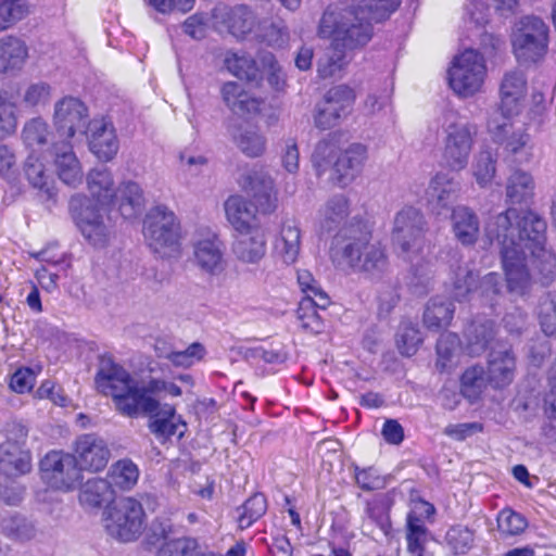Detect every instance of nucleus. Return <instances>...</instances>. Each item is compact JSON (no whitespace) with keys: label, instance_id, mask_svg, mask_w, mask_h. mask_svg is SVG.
<instances>
[{"label":"nucleus","instance_id":"54","mask_svg":"<svg viewBox=\"0 0 556 556\" xmlns=\"http://www.w3.org/2000/svg\"><path fill=\"white\" fill-rule=\"evenodd\" d=\"M429 536L430 533L425 525H417L413 520L406 522L407 551L412 556H424Z\"/></svg>","mask_w":556,"mask_h":556},{"label":"nucleus","instance_id":"14","mask_svg":"<svg viewBox=\"0 0 556 556\" xmlns=\"http://www.w3.org/2000/svg\"><path fill=\"white\" fill-rule=\"evenodd\" d=\"M42 481L50 488L68 492L81 482L83 475L73 455L52 451L40 460Z\"/></svg>","mask_w":556,"mask_h":556},{"label":"nucleus","instance_id":"51","mask_svg":"<svg viewBox=\"0 0 556 556\" xmlns=\"http://www.w3.org/2000/svg\"><path fill=\"white\" fill-rule=\"evenodd\" d=\"M49 137V126L40 117L28 121L22 131L24 143L30 148H40L47 143Z\"/></svg>","mask_w":556,"mask_h":556},{"label":"nucleus","instance_id":"44","mask_svg":"<svg viewBox=\"0 0 556 556\" xmlns=\"http://www.w3.org/2000/svg\"><path fill=\"white\" fill-rule=\"evenodd\" d=\"M471 170L480 187L489 186L496 174V159L494 154L488 149L481 150L475 156Z\"/></svg>","mask_w":556,"mask_h":556},{"label":"nucleus","instance_id":"61","mask_svg":"<svg viewBox=\"0 0 556 556\" xmlns=\"http://www.w3.org/2000/svg\"><path fill=\"white\" fill-rule=\"evenodd\" d=\"M392 92L389 89L370 92L364 101L363 110L368 116H379L391 109Z\"/></svg>","mask_w":556,"mask_h":556},{"label":"nucleus","instance_id":"41","mask_svg":"<svg viewBox=\"0 0 556 556\" xmlns=\"http://www.w3.org/2000/svg\"><path fill=\"white\" fill-rule=\"evenodd\" d=\"M119 193V212L124 218H134L140 214L143 197L140 186L135 181L123 182L117 188Z\"/></svg>","mask_w":556,"mask_h":556},{"label":"nucleus","instance_id":"12","mask_svg":"<svg viewBox=\"0 0 556 556\" xmlns=\"http://www.w3.org/2000/svg\"><path fill=\"white\" fill-rule=\"evenodd\" d=\"M102 521L109 535L121 542H131L137 540L144 529L146 513L138 500L125 496L104 508Z\"/></svg>","mask_w":556,"mask_h":556},{"label":"nucleus","instance_id":"26","mask_svg":"<svg viewBox=\"0 0 556 556\" xmlns=\"http://www.w3.org/2000/svg\"><path fill=\"white\" fill-rule=\"evenodd\" d=\"M458 184L448 173L439 172L430 180L426 191L427 202L430 210L441 215L448 211L452 204L457 200Z\"/></svg>","mask_w":556,"mask_h":556},{"label":"nucleus","instance_id":"16","mask_svg":"<svg viewBox=\"0 0 556 556\" xmlns=\"http://www.w3.org/2000/svg\"><path fill=\"white\" fill-rule=\"evenodd\" d=\"M211 18L214 28L219 31L227 30L237 38L254 34L258 22L254 12L243 4L218 5L212 11Z\"/></svg>","mask_w":556,"mask_h":556},{"label":"nucleus","instance_id":"56","mask_svg":"<svg viewBox=\"0 0 556 556\" xmlns=\"http://www.w3.org/2000/svg\"><path fill=\"white\" fill-rule=\"evenodd\" d=\"M542 331L546 336L556 334V294H547L542 298L538 311Z\"/></svg>","mask_w":556,"mask_h":556},{"label":"nucleus","instance_id":"45","mask_svg":"<svg viewBox=\"0 0 556 556\" xmlns=\"http://www.w3.org/2000/svg\"><path fill=\"white\" fill-rule=\"evenodd\" d=\"M298 283L301 291L304 293L303 299H312L316 301L320 309H326L330 304V299L323 290L319 282L314 278L312 273L306 269L298 270Z\"/></svg>","mask_w":556,"mask_h":556},{"label":"nucleus","instance_id":"29","mask_svg":"<svg viewBox=\"0 0 556 556\" xmlns=\"http://www.w3.org/2000/svg\"><path fill=\"white\" fill-rule=\"evenodd\" d=\"M233 144L248 157L262 156L267 147V139L258 126L240 124L228 128Z\"/></svg>","mask_w":556,"mask_h":556},{"label":"nucleus","instance_id":"7","mask_svg":"<svg viewBox=\"0 0 556 556\" xmlns=\"http://www.w3.org/2000/svg\"><path fill=\"white\" fill-rule=\"evenodd\" d=\"M392 240L399 256L410 264L417 275L418 269L426 263L428 250L422 214L414 207H405L400 211L394 219Z\"/></svg>","mask_w":556,"mask_h":556},{"label":"nucleus","instance_id":"50","mask_svg":"<svg viewBox=\"0 0 556 556\" xmlns=\"http://www.w3.org/2000/svg\"><path fill=\"white\" fill-rule=\"evenodd\" d=\"M267 509V502L263 494H254L241 507L238 522L241 529L251 527Z\"/></svg>","mask_w":556,"mask_h":556},{"label":"nucleus","instance_id":"18","mask_svg":"<svg viewBox=\"0 0 556 556\" xmlns=\"http://www.w3.org/2000/svg\"><path fill=\"white\" fill-rule=\"evenodd\" d=\"M526 91L527 79L521 71L513 70L505 73L500 86V111L495 113L506 119L518 116L523 109Z\"/></svg>","mask_w":556,"mask_h":556},{"label":"nucleus","instance_id":"24","mask_svg":"<svg viewBox=\"0 0 556 556\" xmlns=\"http://www.w3.org/2000/svg\"><path fill=\"white\" fill-rule=\"evenodd\" d=\"M73 142L55 141L52 143L53 165L59 179L71 188H77L84 180V168L76 153Z\"/></svg>","mask_w":556,"mask_h":556},{"label":"nucleus","instance_id":"60","mask_svg":"<svg viewBox=\"0 0 556 556\" xmlns=\"http://www.w3.org/2000/svg\"><path fill=\"white\" fill-rule=\"evenodd\" d=\"M325 101L346 116L355 101V92L345 85L336 86L329 89Z\"/></svg>","mask_w":556,"mask_h":556},{"label":"nucleus","instance_id":"6","mask_svg":"<svg viewBox=\"0 0 556 556\" xmlns=\"http://www.w3.org/2000/svg\"><path fill=\"white\" fill-rule=\"evenodd\" d=\"M493 332L491 321L471 324L467 329L468 352L471 355H480L490 346L486 371L489 383L494 388H504L514 379L516 359L508 346L500 342H492Z\"/></svg>","mask_w":556,"mask_h":556},{"label":"nucleus","instance_id":"25","mask_svg":"<svg viewBox=\"0 0 556 556\" xmlns=\"http://www.w3.org/2000/svg\"><path fill=\"white\" fill-rule=\"evenodd\" d=\"M24 177L41 202H55L58 187L53 174L37 156L29 155L24 165Z\"/></svg>","mask_w":556,"mask_h":556},{"label":"nucleus","instance_id":"34","mask_svg":"<svg viewBox=\"0 0 556 556\" xmlns=\"http://www.w3.org/2000/svg\"><path fill=\"white\" fill-rule=\"evenodd\" d=\"M452 230L455 238L463 244H473L479 235L477 215L467 206L458 205L451 214Z\"/></svg>","mask_w":556,"mask_h":556},{"label":"nucleus","instance_id":"49","mask_svg":"<svg viewBox=\"0 0 556 556\" xmlns=\"http://www.w3.org/2000/svg\"><path fill=\"white\" fill-rule=\"evenodd\" d=\"M422 342L419 329L410 321H403L396 336V345L401 354L412 356Z\"/></svg>","mask_w":556,"mask_h":556},{"label":"nucleus","instance_id":"46","mask_svg":"<svg viewBox=\"0 0 556 556\" xmlns=\"http://www.w3.org/2000/svg\"><path fill=\"white\" fill-rule=\"evenodd\" d=\"M488 382V374L483 367L476 365L467 368L463 374L460 389L463 394L472 401L481 394Z\"/></svg>","mask_w":556,"mask_h":556},{"label":"nucleus","instance_id":"43","mask_svg":"<svg viewBox=\"0 0 556 556\" xmlns=\"http://www.w3.org/2000/svg\"><path fill=\"white\" fill-rule=\"evenodd\" d=\"M112 491L108 479L93 478L83 485L79 501L83 505L98 507L112 495Z\"/></svg>","mask_w":556,"mask_h":556},{"label":"nucleus","instance_id":"58","mask_svg":"<svg viewBox=\"0 0 556 556\" xmlns=\"http://www.w3.org/2000/svg\"><path fill=\"white\" fill-rule=\"evenodd\" d=\"M205 353V348L201 343L194 342L186 350L170 352L164 355V357H166L176 367L189 368L200 362L204 357Z\"/></svg>","mask_w":556,"mask_h":556},{"label":"nucleus","instance_id":"37","mask_svg":"<svg viewBox=\"0 0 556 556\" xmlns=\"http://www.w3.org/2000/svg\"><path fill=\"white\" fill-rule=\"evenodd\" d=\"M140 470L129 458H123L113 463L108 471L106 479L112 489L130 491L139 480Z\"/></svg>","mask_w":556,"mask_h":556},{"label":"nucleus","instance_id":"28","mask_svg":"<svg viewBox=\"0 0 556 556\" xmlns=\"http://www.w3.org/2000/svg\"><path fill=\"white\" fill-rule=\"evenodd\" d=\"M226 106L239 116H255L262 113L264 101L250 94L244 88L235 81L225 83L220 90Z\"/></svg>","mask_w":556,"mask_h":556},{"label":"nucleus","instance_id":"23","mask_svg":"<svg viewBox=\"0 0 556 556\" xmlns=\"http://www.w3.org/2000/svg\"><path fill=\"white\" fill-rule=\"evenodd\" d=\"M366 160L367 149L361 143H352L342 149L333 163L330 180L340 187L349 186L359 175Z\"/></svg>","mask_w":556,"mask_h":556},{"label":"nucleus","instance_id":"36","mask_svg":"<svg viewBox=\"0 0 556 556\" xmlns=\"http://www.w3.org/2000/svg\"><path fill=\"white\" fill-rule=\"evenodd\" d=\"M28 56V48L20 38L5 36L0 39V72L21 68Z\"/></svg>","mask_w":556,"mask_h":556},{"label":"nucleus","instance_id":"5","mask_svg":"<svg viewBox=\"0 0 556 556\" xmlns=\"http://www.w3.org/2000/svg\"><path fill=\"white\" fill-rule=\"evenodd\" d=\"M342 237L348 240L346 243L331 251L334 263L370 278L380 277L387 271L389 261L386 249L372 240L371 231L365 224L359 223L355 229H342Z\"/></svg>","mask_w":556,"mask_h":556},{"label":"nucleus","instance_id":"53","mask_svg":"<svg viewBox=\"0 0 556 556\" xmlns=\"http://www.w3.org/2000/svg\"><path fill=\"white\" fill-rule=\"evenodd\" d=\"M28 12L25 0H0V30L21 21Z\"/></svg>","mask_w":556,"mask_h":556},{"label":"nucleus","instance_id":"31","mask_svg":"<svg viewBox=\"0 0 556 556\" xmlns=\"http://www.w3.org/2000/svg\"><path fill=\"white\" fill-rule=\"evenodd\" d=\"M152 415V413L150 414ZM150 431L160 440H167L174 435L178 438L184 435L186 424L180 416L176 414L174 406L165 404L153 412L152 419L149 424Z\"/></svg>","mask_w":556,"mask_h":556},{"label":"nucleus","instance_id":"32","mask_svg":"<svg viewBox=\"0 0 556 556\" xmlns=\"http://www.w3.org/2000/svg\"><path fill=\"white\" fill-rule=\"evenodd\" d=\"M343 135L332 132L319 140L312 154V163L317 176H323L326 172H333V163L343 149Z\"/></svg>","mask_w":556,"mask_h":556},{"label":"nucleus","instance_id":"8","mask_svg":"<svg viewBox=\"0 0 556 556\" xmlns=\"http://www.w3.org/2000/svg\"><path fill=\"white\" fill-rule=\"evenodd\" d=\"M439 122L445 134L443 163L450 170L460 172L468 165L478 128L453 111L444 112Z\"/></svg>","mask_w":556,"mask_h":556},{"label":"nucleus","instance_id":"63","mask_svg":"<svg viewBox=\"0 0 556 556\" xmlns=\"http://www.w3.org/2000/svg\"><path fill=\"white\" fill-rule=\"evenodd\" d=\"M446 540L453 552L462 555L471 548L473 543V533L467 528L454 527L448 530Z\"/></svg>","mask_w":556,"mask_h":556},{"label":"nucleus","instance_id":"3","mask_svg":"<svg viewBox=\"0 0 556 556\" xmlns=\"http://www.w3.org/2000/svg\"><path fill=\"white\" fill-rule=\"evenodd\" d=\"M86 182L89 195H73L70 212L81 236L94 248H104L114 233L109 206L117 195V188L106 167L89 170Z\"/></svg>","mask_w":556,"mask_h":556},{"label":"nucleus","instance_id":"22","mask_svg":"<svg viewBox=\"0 0 556 556\" xmlns=\"http://www.w3.org/2000/svg\"><path fill=\"white\" fill-rule=\"evenodd\" d=\"M231 250L240 263L245 265L260 264L267 252L265 230L257 226L237 232Z\"/></svg>","mask_w":556,"mask_h":556},{"label":"nucleus","instance_id":"13","mask_svg":"<svg viewBox=\"0 0 556 556\" xmlns=\"http://www.w3.org/2000/svg\"><path fill=\"white\" fill-rule=\"evenodd\" d=\"M88 109L74 97H64L54 105L53 125L63 142H79L87 135L89 126Z\"/></svg>","mask_w":556,"mask_h":556},{"label":"nucleus","instance_id":"62","mask_svg":"<svg viewBox=\"0 0 556 556\" xmlns=\"http://www.w3.org/2000/svg\"><path fill=\"white\" fill-rule=\"evenodd\" d=\"M459 349V339L455 333H443L437 344L438 361L437 366L442 370L446 369L448 362Z\"/></svg>","mask_w":556,"mask_h":556},{"label":"nucleus","instance_id":"35","mask_svg":"<svg viewBox=\"0 0 556 556\" xmlns=\"http://www.w3.org/2000/svg\"><path fill=\"white\" fill-rule=\"evenodd\" d=\"M350 213L349 201L344 195H334L326 202L319 211L318 228L321 232H331L338 229Z\"/></svg>","mask_w":556,"mask_h":556},{"label":"nucleus","instance_id":"47","mask_svg":"<svg viewBox=\"0 0 556 556\" xmlns=\"http://www.w3.org/2000/svg\"><path fill=\"white\" fill-rule=\"evenodd\" d=\"M317 308L319 307L317 306L315 300H301L296 315L300 321V326L303 330L311 333H319L323 331L324 323L320 315L318 314Z\"/></svg>","mask_w":556,"mask_h":556},{"label":"nucleus","instance_id":"15","mask_svg":"<svg viewBox=\"0 0 556 556\" xmlns=\"http://www.w3.org/2000/svg\"><path fill=\"white\" fill-rule=\"evenodd\" d=\"M237 181L242 190L252 197L258 212L270 214L277 208L278 197L275 181L263 168H247L238 176Z\"/></svg>","mask_w":556,"mask_h":556},{"label":"nucleus","instance_id":"59","mask_svg":"<svg viewBox=\"0 0 556 556\" xmlns=\"http://www.w3.org/2000/svg\"><path fill=\"white\" fill-rule=\"evenodd\" d=\"M199 544L192 538H179L164 543L159 552V556H198Z\"/></svg>","mask_w":556,"mask_h":556},{"label":"nucleus","instance_id":"52","mask_svg":"<svg viewBox=\"0 0 556 556\" xmlns=\"http://www.w3.org/2000/svg\"><path fill=\"white\" fill-rule=\"evenodd\" d=\"M255 36L262 38L269 46L282 47L289 41V31L282 21L267 23L257 22Z\"/></svg>","mask_w":556,"mask_h":556},{"label":"nucleus","instance_id":"21","mask_svg":"<svg viewBox=\"0 0 556 556\" xmlns=\"http://www.w3.org/2000/svg\"><path fill=\"white\" fill-rule=\"evenodd\" d=\"M90 151L101 161H112L118 152L119 142L115 128L105 117L93 118L87 128Z\"/></svg>","mask_w":556,"mask_h":556},{"label":"nucleus","instance_id":"1","mask_svg":"<svg viewBox=\"0 0 556 556\" xmlns=\"http://www.w3.org/2000/svg\"><path fill=\"white\" fill-rule=\"evenodd\" d=\"M545 231L546 223L536 213L514 207L486 223L485 236L500 250L509 292L523 294L530 286L526 251L542 283L556 278V256L545 249Z\"/></svg>","mask_w":556,"mask_h":556},{"label":"nucleus","instance_id":"19","mask_svg":"<svg viewBox=\"0 0 556 556\" xmlns=\"http://www.w3.org/2000/svg\"><path fill=\"white\" fill-rule=\"evenodd\" d=\"M111 453L105 441L94 434L80 435L75 444V454L78 469L88 471L103 470L110 459Z\"/></svg>","mask_w":556,"mask_h":556},{"label":"nucleus","instance_id":"4","mask_svg":"<svg viewBox=\"0 0 556 556\" xmlns=\"http://www.w3.org/2000/svg\"><path fill=\"white\" fill-rule=\"evenodd\" d=\"M94 383L100 393L112 397L115 409L123 416L136 418L159 408V401L146 394L130 372L110 357L101 358Z\"/></svg>","mask_w":556,"mask_h":556},{"label":"nucleus","instance_id":"38","mask_svg":"<svg viewBox=\"0 0 556 556\" xmlns=\"http://www.w3.org/2000/svg\"><path fill=\"white\" fill-rule=\"evenodd\" d=\"M454 305L444 298H432L424 313V324L432 331H438L451 324L454 315Z\"/></svg>","mask_w":556,"mask_h":556},{"label":"nucleus","instance_id":"20","mask_svg":"<svg viewBox=\"0 0 556 556\" xmlns=\"http://www.w3.org/2000/svg\"><path fill=\"white\" fill-rule=\"evenodd\" d=\"M193 263L204 274L218 276L226 269L223 242L215 233L198 239L193 243Z\"/></svg>","mask_w":556,"mask_h":556},{"label":"nucleus","instance_id":"27","mask_svg":"<svg viewBox=\"0 0 556 556\" xmlns=\"http://www.w3.org/2000/svg\"><path fill=\"white\" fill-rule=\"evenodd\" d=\"M31 470V455L15 441L8 440L0 444V476L16 479Z\"/></svg>","mask_w":556,"mask_h":556},{"label":"nucleus","instance_id":"40","mask_svg":"<svg viewBox=\"0 0 556 556\" xmlns=\"http://www.w3.org/2000/svg\"><path fill=\"white\" fill-rule=\"evenodd\" d=\"M535 182L533 176L526 170H514L506 182V197L511 203H521L534 193Z\"/></svg>","mask_w":556,"mask_h":556},{"label":"nucleus","instance_id":"55","mask_svg":"<svg viewBox=\"0 0 556 556\" xmlns=\"http://www.w3.org/2000/svg\"><path fill=\"white\" fill-rule=\"evenodd\" d=\"M261 73L258 78L266 77L268 84L276 90L281 89L286 83V75L271 53H263L260 56Z\"/></svg>","mask_w":556,"mask_h":556},{"label":"nucleus","instance_id":"17","mask_svg":"<svg viewBox=\"0 0 556 556\" xmlns=\"http://www.w3.org/2000/svg\"><path fill=\"white\" fill-rule=\"evenodd\" d=\"M510 124L498 121V113H494L488 121V129L494 136L495 140L503 139L504 150L511 160L519 164H527L533 159L534 146L531 137L526 131H513L509 136L508 128Z\"/></svg>","mask_w":556,"mask_h":556},{"label":"nucleus","instance_id":"2","mask_svg":"<svg viewBox=\"0 0 556 556\" xmlns=\"http://www.w3.org/2000/svg\"><path fill=\"white\" fill-rule=\"evenodd\" d=\"M402 0H350L330 5L323 13L317 35L330 45L318 59L321 78L340 73L351 60V52L367 45L372 37V23L388 18Z\"/></svg>","mask_w":556,"mask_h":556},{"label":"nucleus","instance_id":"64","mask_svg":"<svg viewBox=\"0 0 556 556\" xmlns=\"http://www.w3.org/2000/svg\"><path fill=\"white\" fill-rule=\"evenodd\" d=\"M546 113L545 94L542 89L533 88L527 110V121L525 123L541 126Z\"/></svg>","mask_w":556,"mask_h":556},{"label":"nucleus","instance_id":"33","mask_svg":"<svg viewBox=\"0 0 556 556\" xmlns=\"http://www.w3.org/2000/svg\"><path fill=\"white\" fill-rule=\"evenodd\" d=\"M226 218L236 232L260 226L250 203L241 195H230L224 204Z\"/></svg>","mask_w":556,"mask_h":556},{"label":"nucleus","instance_id":"10","mask_svg":"<svg viewBox=\"0 0 556 556\" xmlns=\"http://www.w3.org/2000/svg\"><path fill=\"white\" fill-rule=\"evenodd\" d=\"M509 40L513 54L520 64H535L548 51L549 27L539 16H522L514 24Z\"/></svg>","mask_w":556,"mask_h":556},{"label":"nucleus","instance_id":"9","mask_svg":"<svg viewBox=\"0 0 556 556\" xmlns=\"http://www.w3.org/2000/svg\"><path fill=\"white\" fill-rule=\"evenodd\" d=\"M486 78V60L476 49H466L456 54L447 68L448 87L462 99L483 92Z\"/></svg>","mask_w":556,"mask_h":556},{"label":"nucleus","instance_id":"48","mask_svg":"<svg viewBox=\"0 0 556 556\" xmlns=\"http://www.w3.org/2000/svg\"><path fill=\"white\" fill-rule=\"evenodd\" d=\"M497 530L504 538L521 534L528 528V520L519 513L510 509H502L496 518Z\"/></svg>","mask_w":556,"mask_h":556},{"label":"nucleus","instance_id":"30","mask_svg":"<svg viewBox=\"0 0 556 556\" xmlns=\"http://www.w3.org/2000/svg\"><path fill=\"white\" fill-rule=\"evenodd\" d=\"M274 251L286 265L294 264L301 252V230L296 222L286 220L274 242Z\"/></svg>","mask_w":556,"mask_h":556},{"label":"nucleus","instance_id":"42","mask_svg":"<svg viewBox=\"0 0 556 556\" xmlns=\"http://www.w3.org/2000/svg\"><path fill=\"white\" fill-rule=\"evenodd\" d=\"M0 527L7 538L18 542L29 541L37 533L35 525L17 514L3 517L0 521Z\"/></svg>","mask_w":556,"mask_h":556},{"label":"nucleus","instance_id":"57","mask_svg":"<svg viewBox=\"0 0 556 556\" xmlns=\"http://www.w3.org/2000/svg\"><path fill=\"white\" fill-rule=\"evenodd\" d=\"M453 296L460 302L466 300L476 288V277L467 267L459 266L453 274Z\"/></svg>","mask_w":556,"mask_h":556},{"label":"nucleus","instance_id":"39","mask_svg":"<svg viewBox=\"0 0 556 556\" xmlns=\"http://www.w3.org/2000/svg\"><path fill=\"white\" fill-rule=\"evenodd\" d=\"M225 66L236 77L250 81L257 80L261 73V62H256L248 53L229 51L225 56Z\"/></svg>","mask_w":556,"mask_h":556},{"label":"nucleus","instance_id":"11","mask_svg":"<svg viewBox=\"0 0 556 556\" xmlns=\"http://www.w3.org/2000/svg\"><path fill=\"white\" fill-rule=\"evenodd\" d=\"M142 232L150 249L161 257L179 255L181 230L173 211L165 206L151 208L144 218Z\"/></svg>","mask_w":556,"mask_h":556}]
</instances>
